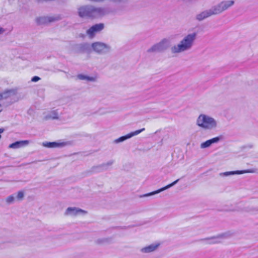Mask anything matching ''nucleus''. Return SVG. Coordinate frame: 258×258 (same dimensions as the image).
I'll return each instance as SVG.
<instances>
[{"label": "nucleus", "instance_id": "obj_1", "mask_svg": "<svg viewBox=\"0 0 258 258\" xmlns=\"http://www.w3.org/2000/svg\"><path fill=\"white\" fill-rule=\"evenodd\" d=\"M235 4L234 0H223L196 15V19L202 21L212 16L218 15L232 8Z\"/></svg>", "mask_w": 258, "mask_h": 258}, {"label": "nucleus", "instance_id": "obj_2", "mask_svg": "<svg viewBox=\"0 0 258 258\" xmlns=\"http://www.w3.org/2000/svg\"><path fill=\"white\" fill-rule=\"evenodd\" d=\"M197 34L196 32L185 35L176 45L170 48L172 54H179L190 50L193 47L196 39Z\"/></svg>", "mask_w": 258, "mask_h": 258}, {"label": "nucleus", "instance_id": "obj_3", "mask_svg": "<svg viewBox=\"0 0 258 258\" xmlns=\"http://www.w3.org/2000/svg\"><path fill=\"white\" fill-rule=\"evenodd\" d=\"M196 124L206 130H215L218 127V121L213 117L205 114H201L198 116Z\"/></svg>", "mask_w": 258, "mask_h": 258}, {"label": "nucleus", "instance_id": "obj_4", "mask_svg": "<svg viewBox=\"0 0 258 258\" xmlns=\"http://www.w3.org/2000/svg\"><path fill=\"white\" fill-rule=\"evenodd\" d=\"M91 47L95 53L100 55L108 54L111 50V47L110 45L100 41L92 43Z\"/></svg>", "mask_w": 258, "mask_h": 258}, {"label": "nucleus", "instance_id": "obj_5", "mask_svg": "<svg viewBox=\"0 0 258 258\" xmlns=\"http://www.w3.org/2000/svg\"><path fill=\"white\" fill-rule=\"evenodd\" d=\"M170 45V41L169 39L164 38L160 42L154 44L147 50L148 53H157L161 52L166 50Z\"/></svg>", "mask_w": 258, "mask_h": 258}, {"label": "nucleus", "instance_id": "obj_6", "mask_svg": "<svg viewBox=\"0 0 258 258\" xmlns=\"http://www.w3.org/2000/svg\"><path fill=\"white\" fill-rule=\"evenodd\" d=\"M109 11L108 8L103 7L92 6L91 19L99 18L108 14Z\"/></svg>", "mask_w": 258, "mask_h": 258}, {"label": "nucleus", "instance_id": "obj_7", "mask_svg": "<svg viewBox=\"0 0 258 258\" xmlns=\"http://www.w3.org/2000/svg\"><path fill=\"white\" fill-rule=\"evenodd\" d=\"M92 6L90 5L80 6L78 9V13L80 17L82 18H92Z\"/></svg>", "mask_w": 258, "mask_h": 258}, {"label": "nucleus", "instance_id": "obj_8", "mask_svg": "<svg viewBox=\"0 0 258 258\" xmlns=\"http://www.w3.org/2000/svg\"><path fill=\"white\" fill-rule=\"evenodd\" d=\"M104 28V25L103 23L95 24L86 31V35L89 38H93L97 33L100 32Z\"/></svg>", "mask_w": 258, "mask_h": 258}, {"label": "nucleus", "instance_id": "obj_9", "mask_svg": "<svg viewBox=\"0 0 258 258\" xmlns=\"http://www.w3.org/2000/svg\"><path fill=\"white\" fill-rule=\"evenodd\" d=\"M87 212L77 207H69L68 208L64 215L66 216L76 217L79 215H85Z\"/></svg>", "mask_w": 258, "mask_h": 258}, {"label": "nucleus", "instance_id": "obj_10", "mask_svg": "<svg viewBox=\"0 0 258 258\" xmlns=\"http://www.w3.org/2000/svg\"><path fill=\"white\" fill-rule=\"evenodd\" d=\"M59 20L58 16H42L36 18L35 21L38 25H46Z\"/></svg>", "mask_w": 258, "mask_h": 258}, {"label": "nucleus", "instance_id": "obj_11", "mask_svg": "<svg viewBox=\"0 0 258 258\" xmlns=\"http://www.w3.org/2000/svg\"><path fill=\"white\" fill-rule=\"evenodd\" d=\"M230 235L229 233H224L219 234L216 236L210 237L208 238H205L204 239H202L200 240L204 242L207 244H214L219 242V239L221 238H227Z\"/></svg>", "mask_w": 258, "mask_h": 258}, {"label": "nucleus", "instance_id": "obj_12", "mask_svg": "<svg viewBox=\"0 0 258 258\" xmlns=\"http://www.w3.org/2000/svg\"><path fill=\"white\" fill-rule=\"evenodd\" d=\"M145 130V128H143L141 130H137L135 132H131L129 134H127L125 136H122L118 139H115L114 141V143L117 144V143H119L120 142H122L128 139L131 138L132 137H133L134 136L139 135L142 132L144 131Z\"/></svg>", "mask_w": 258, "mask_h": 258}, {"label": "nucleus", "instance_id": "obj_13", "mask_svg": "<svg viewBox=\"0 0 258 258\" xmlns=\"http://www.w3.org/2000/svg\"><path fill=\"white\" fill-rule=\"evenodd\" d=\"M222 139V137L221 136L213 138L201 143L200 145V147L201 149L209 148L212 144L218 143Z\"/></svg>", "mask_w": 258, "mask_h": 258}, {"label": "nucleus", "instance_id": "obj_14", "mask_svg": "<svg viewBox=\"0 0 258 258\" xmlns=\"http://www.w3.org/2000/svg\"><path fill=\"white\" fill-rule=\"evenodd\" d=\"M160 246V243H155L141 248L140 252L143 253H149L156 251Z\"/></svg>", "mask_w": 258, "mask_h": 258}, {"label": "nucleus", "instance_id": "obj_15", "mask_svg": "<svg viewBox=\"0 0 258 258\" xmlns=\"http://www.w3.org/2000/svg\"><path fill=\"white\" fill-rule=\"evenodd\" d=\"M66 144L65 142L60 141L53 142H45L42 143V146L48 148H61L65 146Z\"/></svg>", "mask_w": 258, "mask_h": 258}, {"label": "nucleus", "instance_id": "obj_16", "mask_svg": "<svg viewBox=\"0 0 258 258\" xmlns=\"http://www.w3.org/2000/svg\"><path fill=\"white\" fill-rule=\"evenodd\" d=\"M179 179L176 180L175 181H173V182H172L171 183L169 184H168L167 185L163 187H162L157 190H155L154 191H153V192H150V193H148V194H145L144 195H143L142 197H149V196H153V195H154L155 194H159L166 189H168L169 188L174 186L175 184H176L178 181H179Z\"/></svg>", "mask_w": 258, "mask_h": 258}, {"label": "nucleus", "instance_id": "obj_17", "mask_svg": "<svg viewBox=\"0 0 258 258\" xmlns=\"http://www.w3.org/2000/svg\"><path fill=\"white\" fill-rule=\"evenodd\" d=\"M253 171L252 170H237L234 171H227L220 173V175L221 176H228L233 175L235 174H241L246 173H252Z\"/></svg>", "mask_w": 258, "mask_h": 258}, {"label": "nucleus", "instance_id": "obj_18", "mask_svg": "<svg viewBox=\"0 0 258 258\" xmlns=\"http://www.w3.org/2000/svg\"><path fill=\"white\" fill-rule=\"evenodd\" d=\"M113 161H109L106 163H103L98 166L94 167L93 168V169L94 171L96 172H101L102 171H104L108 169V167L111 166L113 164Z\"/></svg>", "mask_w": 258, "mask_h": 258}, {"label": "nucleus", "instance_id": "obj_19", "mask_svg": "<svg viewBox=\"0 0 258 258\" xmlns=\"http://www.w3.org/2000/svg\"><path fill=\"white\" fill-rule=\"evenodd\" d=\"M17 91L15 89H11L6 90L4 92L0 94V100L2 99H6L9 97L16 95Z\"/></svg>", "mask_w": 258, "mask_h": 258}, {"label": "nucleus", "instance_id": "obj_20", "mask_svg": "<svg viewBox=\"0 0 258 258\" xmlns=\"http://www.w3.org/2000/svg\"><path fill=\"white\" fill-rule=\"evenodd\" d=\"M44 118L48 119H56L58 118V113L57 110H51L45 113Z\"/></svg>", "mask_w": 258, "mask_h": 258}, {"label": "nucleus", "instance_id": "obj_21", "mask_svg": "<svg viewBox=\"0 0 258 258\" xmlns=\"http://www.w3.org/2000/svg\"><path fill=\"white\" fill-rule=\"evenodd\" d=\"M29 141L27 140L17 141L14 143L10 144L9 148L12 149H18L21 147L27 145Z\"/></svg>", "mask_w": 258, "mask_h": 258}, {"label": "nucleus", "instance_id": "obj_22", "mask_svg": "<svg viewBox=\"0 0 258 258\" xmlns=\"http://www.w3.org/2000/svg\"><path fill=\"white\" fill-rule=\"evenodd\" d=\"M77 78L81 80H85L87 82H95L96 80V77H90L83 74H79L77 76Z\"/></svg>", "mask_w": 258, "mask_h": 258}, {"label": "nucleus", "instance_id": "obj_23", "mask_svg": "<svg viewBox=\"0 0 258 258\" xmlns=\"http://www.w3.org/2000/svg\"><path fill=\"white\" fill-rule=\"evenodd\" d=\"M111 241L110 238H102L98 239L96 240V243L99 244H103L105 243H109Z\"/></svg>", "mask_w": 258, "mask_h": 258}, {"label": "nucleus", "instance_id": "obj_24", "mask_svg": "<svg viewBox=\"0 0 258 258\" xmlns=\"http://www.w3.org/2000/svg\"><path fill=\"white\" fill-rule=\"evenodd\" d=\"M16 200V198L14 195L7 197L6 199V202L7 204L10 205L13 204Z\"/></svg>", "mask_w": 258, "mask_h": 258}, {"label": "nucleus", "instance_id": "obj_25", "mask_svg": "<svg viewBox=\"0 0 258 258\" xmlns=\"http://www.w3.org/2000/svg\"><path fill=\"white\" fill-rule=\"evenodd\" d=\"M24 197V193L23 191H19L17 196L15 197L16 199L19 201H22Z\"/></svg>", "mask_w": 258, "mask_h": 258}, {"label": "nucleus", "instance_id": "obj_26", "mask_svg": "<svg viewBox=\"0 0 258 258\" xmlns=\"http://www.w3.org/2000/svg\"><path fill=\"white\" fill-rule=\"evenodd\" d=\"M248 212H251L252 213H255L258 212V202L257 204L254 206H253L251 207L250 209L248 211Z\"/></svg>", "mask_w": 258, "mask_h": 258}, {"label": "nucleus", "instance_id": "obj_27", "mask_svg": "<svg viewBox=\"0 0 258 258\" xmlns=\"http://www.w3.org/2000/svg\"><path fill=\"white\" fill-rule=\"evenodd\" d=\"M110 3L115 4H119L123 2H125L126 0H107Z\"/></svg>", "mask_w": 258, "mask_h": 258}, {"label": "nucleus", "instance_id": "obj_28", "mask_svg": "<svg viewBox=\"0 0 258 258\" xmlns=\"http://www.w3.org/2000/svg\"><path fill=\"white\" fill-rule=\"evenodd\" d=\"M40 80V78L38 76H34L33 77L31 81L34 82H36Z\"/></svg>", "mask_w": 258, "mask_h": 258}, {"label": "nucleus", "instance_id": "obj_29", "mask_svg": "<svg viewBox=\"0 0 258 258\" xmlns=\"http://www.w3.org/2000/svg\"><path fill=\"white\" fill-rule=\"evenodd\" d=\"M227 211H235L237 210V208L236 207H232L231 208H229V209H227Z\"/></svg>", "mask_w": 258, "mask_h": 258}, {"label": "nucleus", "instance_id": "obj_30", "mask_svg": "<svg viewBox=\"0 0 258 258\" xmlns=\"http://www.w3.org/2000/svg\"><path fill=\"white\" fill-rule=\"evenodd\" d=\"M4 32V30L2 28H0V34L3 33Z\"/></svg>", "mask_w": 258, "mask_h": 258}]
</instances>
